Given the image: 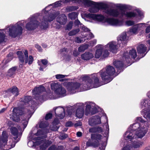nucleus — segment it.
Segmentation results:
<instances>
[{"mask_svg": "<svg viewBox=\"0 0 150 150\" xmlns=\"http://www.w3.org/2000/svg\"><path fill=\"white\" fill-rule=\"evenodd\" d=\"M37 126L40 128H44L46 127L47 126V123L44 122L43 121H40L37 125Z\"/></svg>", "mask_w": 150, "mask_h": 150, "instance_id": "37", "label": "nucleus"}, {"mask_svg": "<svg viewBox=\"0 0 150 150\" xmlns=\"http://www.w3.org/2000/svg\"><path fill=\"white\" fill-rule=\"evenodd\" d=\"M102 117L104 118L106 120V122L107 123V124L106 126V127L107 128V129L108 130H109V126L108 124V118L107 117V116H106V114H104L103 115V117Z\"/></svg>", "mask_w": 150, "mask_h": 150, "instance_id": "47", "label": "nucleus"}, {"mask_svg": "<svg viewBox=\"0 0 150 150\" xmlns=\"http://www.w3.org/2000/svg\"><path fill=\"white\" fill-rule=\"evenodd\" d=\"M67 51V49L65 48H63L61 49L60 51V52L61 53H62L63 54H64V52H66Z\"/></svg>", "mask_w": 150, "mask_h": 150, "instance_id": "59", "label": "nucleus"}, {"mask_svg": "<svg viewBox=\"0 0 150 150\" xmlns=\"http://www.w3.org/2000/svg\"><path fill=\"white\" fill-rule=\"evenodd\" d=\"M146 50V47L144 45L140 44L138 46L137 48V50L138 53L142 54V57H143L146 54L147 52L145 53Z\"/></svg>", "mask_w": 150, "mask_h": 150, "instance_id": "27", "label": "nucleus"}, {"mask_svg": "<svg viewBox=\"0 0 150 150\" xmlns=\"http://www.w3.org/2000/svg\"><path fill=\"white\" fill-rule=\"evenodd\" d=\"M68 137V135L66 134H63L60 135L59 138L61 139H63L67 138Z\"/></svg>", "mask_w": 150, "mask_h": 150, "instance_id": "48", "label": "nucleus"}, {"mask_svg": "<svg viewBox=\"0 0 150 150\" xmlns=\"http://www.w3.org/2000/svg\"><path fill=\"white\" fill-rule=\"evenodd\" d=\"M86 112H89L90 109L91 108V105L90 103H86Z\"/></svg>", "mask_w": 150, "mask_h": 150, "instance_id": "45", "label": "nucleus"}, {"mask_svg": "<svg viewBox=\"0 0 150 150\" xmlns=\"http://www.w3.org/2000/svg\"><path fill=\"white\" fill-rule=\"evenodd\" d=\"M66 76V75L62 74H57L55 76V77L57 79H60L64 78Z\"/></svg>", "mask_w": 150, "mask_h": 150, "instance_id": "50", "label": "nucleus"}, {"mask_svg": "<svg viewBox=\"0 0 150 150\" xmlns=\"http://www.w3.org/2000/svg\"><path fill=\"white\" fill-rule=\"evenodd\" d=\"M77 15V13L76 12H72L69 14V17L71 19L76 18Z\"/></svg>", "mask_w": 150, "mask_h": 150, "instance_id": "40", "label": "nucleus"}, {"mask_svg": "<svg viewBox=\"0 0 150 150\" xmlns=\"http://www.w3.org/2000/svg\"><path fill=\"white\" fill-rule=\"evenodd\" d=\"M118 45L120 47H122L125 45L127 42V38L126 32H124L117 38Z\"/></svg>", "mask_w": 150, "mask_h": 150, "instance_id": "22", "label": "nucleus"}, {"mask_svg": "<svg viewBox=\"0 0 150 150\" xmlns=\"http://www.w3.org/2000/svg\"><path fill=\"white\" fill-rule=\"evenodd\" d=\"M31 99V97L30 96H26L21 98V99L20 104L23 106L26 105V106H27L31 103L30 101Z\"/></svg>", "mask_w": 150, "mask_h": 150, "instance_id": "26", "label": "nucleus"}, {"mask_svg": "<svg viewBox=\"0 0 150 150\" xmlns=\"http://www.w3.org/2000/svg\"><path fill=\"white\" fill-rule=\"evenodd\" d=\"M12 114L10 115V118L13 121L16 122H18L20 120V116L23 115H24V116L26 117L25 119L22 121V124L23 126V130L26 127L29 119L32 116V113L31 110H28L25 108L24 109H20V108H14L13 110Z\"/></svg>", "mask_w": 150, "mask_h": 150, "instance_id": "7", "label": "nucleus"}, {"mask_svg": "<svg viewBox=\"0 0 150 150\" xmlns=\"http://www.w3.org/2000/svg\"><path fill=\"white\" fill-rule=\"evenodd\" d=\"M75 106L77 108L76 112V116L79 118H81L83 116L84 113L85 105L83 103H78Z\"/></svg>", "mask_w": 150, "mask_h": 150, "instance_id": "20", "label": "nucleus"}, {"mask_svg": "<svg viewBox=\"0 0 150 150\" xmlns=\"http://www.w3.org/2000/svg\"><path fill=\"white\" fill-rule=\"evenodd\" d=\"M91 7L88 9L89 11L91 13H96L99 10V8L95 5Z\"/></svg>", "mask_w": 150, "mask_h": 150, "instance_id": "36", "label": "nucleus"}, {"mask_svg": "<svg viewBox=\"0 0 150 150\" xmlns=\"http://www.w3.org/2000/svg\"><path fill=\"white\" fill-rule=\"evenodd\" d=\"M125 25L128 26H130L134 24V22L131 20H127L125 22Z\"/></svg>", "mask_w": 150, "mask_h": 150, "instance_id": "42", "label": "nucleus"}, {"mask_svg": "<svg viewBox=\"0 0 150 150\" xmlns=\"http://www.w3.org/2000/svg\"><path fill=\"white\" fill-rule=\"evenodd\" d=\"M48 147V146L46 148ZM57 148L54 146H52L48 149V150H56ZM46 150H47V149H46Z\"/></svg>", "mask_w": 150, "mask_h": 150, "instance_id": "55", "label": "nucleus"}, {"mask_svg": "<svg viewBox=\"0 0 150 150\" xmlns=\"http://www.w3.org/2000/svg\"><path fill=\"white\" fill-rule=\"evenodd\" d=\"M74 23L76 26L78 25V27H80L83 31V35H82V38H86L87 40H89L94 37L93 35L91 33L88 32L90 31V30L82 24L78 20H76Z\"/></svg>", "mask_w": 150, "mask_h": 150, "instance_id": "16", "label": "nucleus"}, {"mask_svg": "<svg viewBox=\"0 0 150 150\" xmlns=\"http://www.w3.org/2000/svg\"><path fill=\"white\" fill-rule=\"evenodd\" d=\"M96 47L97 49L95 54L96 58L103 59L108 56L109 52L107 50L106 51L104 46L101 45H98Z\"/></svg>", "mask_w": 150, "mask_h": 150, "instance_id": "15", "label": "nucleus"}, {"mask_svg": "<svg viewBox=\"0 0 150 150\" xmlns=\"http://www.w3.org/2000/svg\"><path fill=\"white\" fill-rule=\"evenodd\" d=\"M90 18L94 21L101 22L103 23H107L110 25L114 26H121L123 25V20H119L118 19L113 18H106L103 15L101 14H89L88 15Z\"/></svg>", "mask_w": 150, "mask_h": 150, "instance_id": "8", "label": "nucleus"}, {"mask_svg": "<svg viewBox=\"0 0 150 150\" xmlns=\"http://www.w3.org/2000/svg\"><path fill=\"white\" fill-rule=\"evenodd\" d=\"M88 47L87 45H82L80 46L78 48V51L79 52H82L86 49Z\"/></svg>", "mask_w": 150, "mask_h": 150, "instance_id": "39", "label": "nucleus"}, {"mask_svg": "<svg viewBox=\"0 0 150 150\" xmlns=\"http://www.w3.org/2000/svg\"><path fill=\"white\" fill-rule=\"evenodd\" d=\"M104 46L106 51L108 52L110 50L113 53H116L118 48V45H117L116 42L113 41L109 42Z\"/></svg>", "mask_w": 150, "mask_h": 150, "instance_id": "21", "label": "nucleus"}, {"mask_svg": "<svg viewBox=\"0 0 150 150\" xmlns=\"http://www.w3.org/2000/svg\"><path fill=\"white\" fill-rule=\"evenodd\" d=\"M7 92H11L13 95L15 96H16L18 95V88L14 86L11 88H10L8 89L7 91Z\"/></svg>", "mask_w": 150, "mask_h": 150, "instance_id": "31", "label": "nucleus"}, {"mask_svg": "<svg viewBox=\"0 0 150 150\" xmlns=\"http://www.w3.org/2000/svg\"><path fill=\"white\" fill-rule=\"evenodd\" d=\"M82 123L80 121L77 122L74 124V126L75 127H76L79 126H81L82 125Z\"/></svg>", "mask_w": 150, "mask_h": 150, "instance_id": "54", "label": "nucleus"}, {"mask_svg": "<svg viewBox=\"0 0 150 150\" xmlns=\"http://www.w3.org/2000/svg\"><path fill=\"white\" fill-rule=\"evenodd\" d=\"M67 18L64 14L59 16L57 19V21L61 25H64L66 22Z\"/></svg>", "mask_w": 150, "mask_h": 150, "instance_id": "29", "label": "nucleus"}, {"mask_svg": "<svg viewBox=\"0 0 150 150\" xmlns=\"http://www.w3.org/2000/svg\"><path fill=\"white\" fill-rule=\"evenodd\" d=\"M135 121V123L130 125L123 136L125 139L132 142L130 144L132 149H138L142 146V142L135 141V139L142 138L148 131L147 122L142 117H137Z\"/></svg>", "mask_w": 150, "mask_h": 150, "instance_id": "1", "label": "nucleus"}, {"mask_svg": "<svg viewBox=\"0 0 150 150\" xmlns=\"http://www.w3.org/2000/svg\"><path fill=\"white\" fill-rule=\"evenodd\" d=\"M47 63V61L45 59H42L41 61H38V63L39 65L40 66L39 69L40 70L42 71L43 69L46 67Z\"/></svg>", "mask_w": 150, "mask_h": 150, "instance_id": "30", "label": "nucleus"}, {"mask_svg": "<svg viewBox=\"0 0 150 150\" xmlns=\"http://www.w3.org/2000/svg\"><path fill=\"white\" fill-rule=\"evenodd\" d=\"M96 5H97L98 6L97 7H98V8H99L101 9H105V13L107 14L106 13V11L107 10H109L110 9H111V8L110 9H105V8L107 7V5L106 4L102 3V2H100V3H96ZM108 15V14H107Z\"/></svg>", "mask_w": 150, "mask_h": 150, "instance_id": "32", "label": "nucleus"}, {"mask_svg": "<svg viewBox=\"0 0 150 150\" xmlns=\"http://www.w3.org/2000/svg\"><path fill=\"white\" fill-rule=\"evenodd\" d=\"M116 7L119 8L120 9V10L118 11L120 12L122 11H124L123 9L126 8H127V6L125 4H116L114 5Z\"/></svg>", "mask_w": 150, "mask_h": 150, "instance_id": "35", "label": "nucleus"}, {"mask_svg": "<svg viewBox=\"0 0 150 150\" xmlns=\"http://www.w3.org/2000/svg\"><path fill=\"white\" fill-rule=\"evenodd\" d=\"M102 136L100 134H91V139L89 140L86 142L88 147L92 146L94 147H97L99 144L98 140L101 139Z\"/></svg>", "mask_w": 150, "mask_h": 150, "instance_id": "19", "label": "nucleus"}, {"mask_svg": "<svg viewBox=\"0 0 150 150\" xmlns=\"http://www.w3.org/2000/svg\"><path fill=\"white\" fill-rule=\"evenodd\" d=\"M10 132L13 136L14 141H13L12 139L8 137V133L6 131L3 132L1 136L0 137V144L1 146L6 145L8 146L9 149L14 147L16 144L18 142L20 139L21 134L19 133L17 128L12 127L10 129Z\"/></svg>", "mask_w": 150, "mask_h": 150, "instance_id": "6", "label": "nucleus"}, {"mask_svg": "<svg viewBox=\"0 0 150 150\" xmlns=\"http://www.w3.org/2000/svg\"><path fill=\"white\" fill-rule=\"evenodd\" d=\"M146 27V24L140 23L133 25L129 28L127 32L128 34L131 35H134L138 34L141 30L144 29Z\"/></svg>", "mask_w": 150, "mask_h": 150, "instance_id": "17", "label": "nucleus"}, {"mask_svg": "<svg viewBox=\"0 0 150 150\" xmlns=\"http://www.w3.org/2000/svg\"><path fill=\"white\" fill-rule=\"evenodd\" d=\"M52 117V114L50 113H49L47 114L45 116V119L48 120L49 119L51 118Z\"/></svg>", "mask_w": 150, "mask_h": 150, "instance_id": "51", "label": "nucleus"}, {"mask_svg": "<svg viewBox=\"0 0 150 150\" xmlns=\"http://www.w3.org/2000/svg\"><path fill=\"white\" fill-rule=\"evenodd\" d=\"M75 9V7L73 6H70L67 7L66 10L67 11H71Z\"/></svg>", "mask_w": 150, "mask_h": 150, "instance_id": "46", "label": "nucleus"}, {"mask_svg": "<svg viewBox=\"0 0 150 150\" xmlns=\"http://www.w3.org/2000/svg\"><path fill=\"white\" fill-rule=\"evenodd\" d=\"M6 110V108H2L0 111V113L4 112Z\"/></svg>", "mask_w": 150, "mask_h": 150, "instance_id": "63", "label": "nucleus"}, {"mask_svg": "<svg viewBox=\"0 0 150 150\" xmlns=\"http://www.w3.org/2000/svg\"><path fill=\"white\" fill-rule=\"evenodd\" d=\"M72 1L79 4H83L84 5L89 6L96 5L95 2L89 0H72Z\"/></svg>", "mask_w": 150, "mask_h": 150, "instance_id": "24", "label": "nucleus"}, {"mask_svg": "<svg viewBox=\"0 0 150 150\" xmlns=\"http://www.w3.org/2000/svg\"><path fill=\"white\" fill-rule=\"evenodd\" d=\"M123 63L120 61H117L113 62L114 65L117 68L120 69L122 67Z\"/></svg>", "mask_w": 150, "mask_h": 150, "instance_id": "33", "label": "nucleus"}, {"mask_svg": "<svg viewBox=\"0 0 150 150\" xmlns=\"http://www.w3.org/2000/svg\"><path fill=\"white\" fill-rule=\"evenodd\" d=\"M106 13L109 16L115 17H121L125 16L127 18H132L135 17L136 15V14L134 12L125 11H122L120 12L117 9L107 10Z\"/></svg>", "mask_w": 150, "mask_h": 150, "instance_id": "10", "label": "nucleus"}, {"mask_svg": "<svg viewBox=\"0 0 150 150\" xmlns=\"http://www.w3.org/2000/svg\"><path fill=\"white\" fill-rule=\"evenodd\" d=\"M73 123L71 121H69L67 122L66 124V126L70 127L73 125Z\"/></svg>", "mask_w": 150, "mask_h": 150, "instance_id": "49", "label": "nucleus"}, {"mask_svg": "<svg viewBox=\"0 0 150 150\" xmlns=\"http://www.w3.org/2000/svg\"><path fill=\"white\" fill-rule=\"evenodd\" d=\"M101 122L100 118L98 116H95L91 117L88 121V124L91 126L100 124Z\"/></svg>", "mask_w": 150, "mask_h": 150, "instance_id": "23", "label": "nucleus"}, {"mask_svg": "<svg viewBox=\"0 0 150 150\" xmlns=\"http://www.w3.org/2000/svg\"><path fill=\"white\" fill-rule=\"evenodd\" d=\"M56 150H63V147L62 146H59L57 148Z\"/></svg>", "mask_w": 150, "mask_h": 150, "instance_id": "62", "label": "nucleus"}, {"mask_svg": "<svg viewBox=\"0 0 150 150\" xmlns=\"http://www.w3.org/2000/svg\"><path fill=\"white\" fill-rule=\"evenodd\" d=\"M47 132H44L42 129H37L35 127L29 134L28 146L30 147L35 148L37 146L40 145L39 150H46V148L51 144V141L43 139L47 137Z\"/></svg>", "mask_w": 150, "mask_h": 150, "instance_id": "4", "label": "nucleus"}, {"mask_svg": "<svg viewBox=\"0 0 150 150\" xmlns=\"http://www.w3.org/2000/svg\"><path fill=\"white\" fill-rule=\"evenodd\" d=\"M17 67H13L10 69L8 72L7 75L9 76H11L14 75L16 71Z\"/></svg>", "mask_w": 150, "mask_h": 150, "instance_id": "34", "label": "nucleus"}, {"mask_svg": "<svg viewBox=\"0 0 150 150\" xmlns=\"http://www.w3.org/2000/svg\"><path fill=\"white\" fill-rule=\"evenodd\" d=\"M138 13L139 15L141 17V18L143 17V13L141 11H138Z\"/></svg>", "mask_w": 150, "mask_h": 150, "instance_id": "56", "label": "nucleus"}, {"mask_svg": "<svg viewBox=\"0 0 150 150\" xmlns=\"http://www.w3.org/2000/svg\"><path fill=\"white\" fill-rule=\"evenodd\" d=\"M97 42V40H92L90 41V45L91 46H93L94 45H95Z\"/></svg>", "mask_w": 150, "mask_h": 150, "instance_id": "53", "label": "nucleus"}, {"mask_svg": "<svg viewBox=\"0 0 150 150\" xmlns=\"http://www.w3.org/2000/svg\"><path fill=\"white\" fill-rule=\"evenodd\" d=\"M133 149L130 144H128L125 146L122 150H132Z\"/></svg>", "mask_w": 150, "mask_h": 150, "instance_id": "44", "label": "nucleus"}, {"mask_svg": "<svg viewBox=\"0 0 150 150\" xmlns=\"http://www.w3.org/2000/svg\"><path fill=\"white\" fill-rule=\"evenodd\" d=\"M23 52L25 56V59H24L23 53L22 52L19 51L17 52V54L18 56L20 64L22 65L24 61L26 64L28 63V64H31L33 61V57L31 55H30L29 57H28V51L27 50H25L23 51Z\"/></svg>", "mask_w": 150, "mask_h": 150, "instance_id": "13", "label": "nucleus"}, {"mask_svg": "<svg viewBox=\"0 0 150 150\" xmlns=\"http://www.w3.org/2000/svg\"><path fill=\"white\" fill-rule=\"evenodd\" d=\"M73 150H79V148L78 146H76L73 149Z\"/></svg>", "mask_w": 150, "mask_h": 150, "instance_id": "64", "label": "nucleus"}, {"mask_svg": "<svg viewBox=\"0 0 150 150\" xmlns=\"http://www.w3.org/2000/svg\"><path fill=\"white\" fill-rule=\"evenodd\" d=\"M73 54L74 56L76 57L79 54V53L77 50H74L73 52Z\"/></svg>", "mask_w": 150, "mask_h": 150, "instance_id": "57", "label": "nucleus"}, {"mask_svg": "<svg viewBox=\"0 0 150 150\" xmlns=\"http://www.w3.org/2000/svg\"><path fill=\"white\" fill-rule=\"evenodd\" d=\"M73 23L72 21H70L69 23L67 25L65 29L66 30H71L73 26Z\"/></svg>", "mask_w": 150, "mask_h": 150, "instance_id": "41", "label": "nucleus"}, {"mask_svg": "<svg viewBox=\"0 0 150 150\" xmlns=\"http://www.w3.org/2000/svg\"><path fill=\"white\" fill-rule=\"evenodd\" d=\"M35 47L40 51L42 50V48L41 47L38 45L36 44L35 46Z\"/></svg>", "mask_w": 150, "mask_h": 150, "instance_id": "58", "label": "nucleus"}, {"mask_svg": "<svg viewBox=\"0 0 150 150\" xmlns=\"http://www.w3.org/2000/svg\"><path fill=\"white\" fill-rule=\"evenodd\" d=\"M82 135V132H77L76 135L77 137H81Z\"/></svg>", "mask_w": 150, "mask_h": 150, "instance_id": "61", "label": "nucleus"}, {"mask_svg": "<svg viewBox=\"0 0 150 150\" xmlns=\"http://www.w3.org/2000/svg\"><path fill=\"white\" fill-rule=\"evenodd\" d=\"M79 31V28L73 30L69 32L68 34L69 36H73L77 34Z\"/></svg>", "mask_w": 150, "mask_h": 150, "instance_id": "38", "label": "nucleus"}, {"mask_svg": "<svg viewBox=\"0 0 150 150\" xmlns=\"http://www.w3.org/2000/svg\"><path fill=\"white\" fill-rule=\"evenodd\" d=\"M70 1H72V0H61L55 2V3L50 5L48 6L45 7L42 11V12L44 13L43 16L42 21L40 20L41 16L38 14H35L30 17L28 20V22L26 24L25 28L28 30H34L38 26H40L41 28L45 29L48 27V22L51 21L55 18L59 14V11H57L55 13L51 14L49 16V12L46 10L49 7L52 6L56 7L60 6L61 2L67 3Z\"/></svg>", "mask_w": 150, "mask_h": 150, "instance_id": "2", "label": "nucleus"}, {"mask_svg": "<svg viewBox=\"0 0 150 150\" xmlns=\"http://www.w3.org/2000/svg\"><path fill=\"white\" fill-rule=\"evenodd\" d=\"M85 39L83 40H82L81 38L79 37L76 38L75 39V42L79 43L83 42L85 41Z\"/></svg>", "mask_w": 150, "mask_h": 150, "instance_id": "43", "label": "nucleus"}, {"mask_svg": "<svg viewBox=\"0 0 150 150\" xmlns=\"http://www.w3.org/2000/svg\"><path fill=\"white\" fill-rule=\"evenodd\" d=\"M25 22L21 21L18 22L14 25H11L7 26L6 29L0 30V42L5 41L6 39L5 33H8L9 35L11 37L15 38L22 33V27L25 24Z\"/></svg>", "mask_w": 150, "mask_h": 150, "instance_id": "5", "label": "nucleus"}, {"mask_svg": "<svg viewBox=\"0 0 150 150\" xmlns=\"http://www.w3.org/2000/svg\"><path fill=\"white\" fill-rule=\"evenodd\" d=\"M55 113L57 116L59 117V119H61L65 115L64 109L62 107H57L55 110Z\"/></svg>", "mask_w": 150, "mask_h": 150, "instance_id": "25", "label": "nucleus"}, {"mask_svg": "<svg viewBox=\"0 0 150 150\" xmlns=\"http://www.w3.org/2000/svg\"><path fill=\"white\" fill-rule=\"evenodd\" d=\"M97 130L95 127H92L89 129V131L90 132L93 133L95 132Z\"/></svg>", "mask_w": 150, "mask_h": 150, "instance_id": "52", "label": "nucleus"}, {"mask_svg": "<svg viewBox=\"0 0 150 150\" xmlns=\"http://www.w3.org/2000/svg\"><path fill=\"white\" fill-rule=\"evenodd\" d=\"M83 84L78 83L69 82L67 87L68 92L71 94L86 91L101 86L97 74H93L89 76H85L83 78Z\"/></svg>", "mask_w": 150, "mask_h": 150, "instance_id": "3", "label": "nucleus"}, {"mask_svg": "<svg viewBox=\"0 0 150 150\" xmlns=\"http://www.w3.org/2000/svg\"><path fill=\"white\" fill-rule=\"evenodd\" d=\"M51 88L54 91V94L51 97L55 99L65 96L66 95V91L65 88L57 83H52L51 84Z\"/></svg>", "mask_w": 150, "mask_h": 150, "instance_id": "11", "label": "nucleus"}, {"mask_svg": "<svg viewBox=\"0 0 150 150\" xmlns=\"http://www.w3.org/2000/svg\"><path fill=\"white\" fill-rule=\"evenodd\" d=\"M45 90V88L42 86L35 88L33 91V93L35 96L36 99H38L40 101L45 100L47 99L46 94L43 95L42 93Z\"/></svg>", "mask_w": 150, "mask_h": 150, "instance_id": "14", "label": "nucleus"}, {"mask_svg": "<svg viewBox=\"0 0 150 150\" xmlns=\"http://www.w3.org/2000/svg\"><path fill=\"white\" fill-rule=\"evenodd\" d=\"M141 106L144 109L142 111L144 112V116L147 120H150V99L148 98L143 99L141 102Z\"/></svg>", "mask_w": 150, "mask_h": 150, "instance_id": "12", "label": "nucleus"}, {"mask_svg": "<svg viewBox=\"0 0 150 150\" xmlns=\"http://www.w3.org/2000/svg\"><path fill=\"white\" fill-rule=\"evenodd\" d=\"M93 57V54L90 52H86L81 55V59L84 60H89Z\"/></svg>", "mask_w": 150, "mask_h": 150, "instance_id": "28", "label": "nucleus"}, {"mask_svg": "<svg viewBox=\"0 0 150 150\" xmlns=\"http://www.w3.org/2000/svg\"><path fill=\"white\" fill-rule=\"evenodd\" d=\"M115 72L114 68L112 66H109L101 70L99 72L102 80L105 83L110 82L113 79L112 76Z\"/></svg>", "mask_w": 150, "mask_h": 150, "instance_id": "9", "label": "nucleus"}, {"mask_svg": "<svg viewBox=\"0 0 150 150\" xmlns=\"http://www.w3.org/2000/svg\"><path fill=\"white\" fill-rule=\"evenodd\" d=\"M137 57V54L136 50L132 49L129 52H125L123 55L122 58L124 62H130L132 59H134Z\"/></svg>", "mask_w": 150, "mask_h": 150, "instance_id": "18", "label": "nucleus"}, {"mask_svg": "<svg viewBox=\"0 0 150 150\" xmlns=\"http://www.w3.org/2000/svg\"><path fill=\"white\" fill-rule=\"evenodd\" d=\"M146 33L150 32V25L146 28Z\"/></svg>", "mask_w": 150, "mask_h": 150, "instance_id": "60", "label": "nucleus"}]
</instances>
